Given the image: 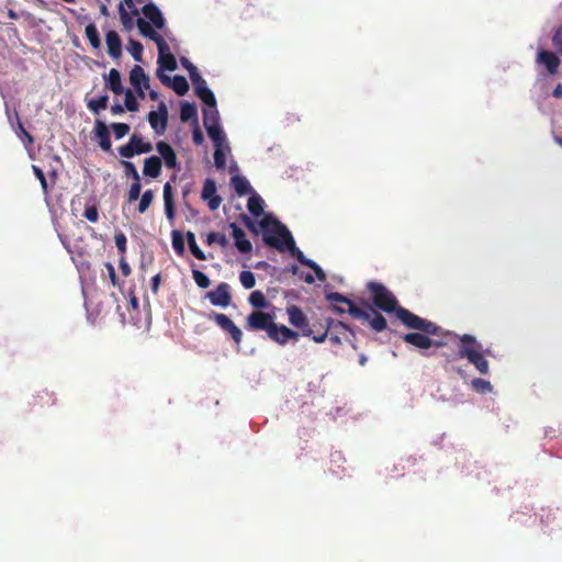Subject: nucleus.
I'll use <instances>...</instances> for the list:
<instances>
[{
	"instance_id": "1",
	"label": "nucleus",
	"mask_w": 562,
	"mask_h": 562,
	"mask_svg": "<svg viewBox=\"0 0 562 562\" xmlns=\"http://www.w3.org/2000/svg\"><path fill=\"white\" fill-rule=\"evenodd\" d=\"M367 289L371 294L373 305L385 312L395 313L396 317L409 329L422 330L428 334L439 335L441 328L435 323L422 318L409 310L400 306L395 295L380 282L370 281Z\"/></svg>"
},
{
	"instance_id": "2",
	"label": "nucleus",
	"mask_w": 562,
	"mask_h": 562,
	"mask_svg": "<svg viewBox=\"0 0 562 562\" xmlns=\"http://www.w3.org/2000/svg\"><path fill=\"white\" fill-rule=\"evenodd\" d=\"M326 299L330 303L346 304L348 306V313L352 316V318L368 322L372 330L376 333H381L387 327L385 317L364 301L361 302L364 307H360L356 305L351 300L338 292L327 293Z\"/></svg>"
},
{
	"instance_id": "3",
	"label": "nucleus",
	"mask_w": 562,
	"mask_h": 562,
	"mask_svg": "<svg viewBox=\"0 0 562 562\" xmlns=\"http://www.w3.org/2000/svg\"><path fill=\"white\" fill-rule=\"evenodd\" d=\"M262 231V240L265 245L282 252L285 250L286 243L293 237L288 227L271 214H265L258 223Z\"/></svg>"
},
{
	"instance_id": "4",
	"label": "nucleus",
	"mask_w": 562,
	"mask_h": 562,
	"mask_svg": "<svg viewBox=\"0 0 562 562\" xmlns=\"http://www.w3.org/2000/svg\"><path fill=\"white\" fill-rule=\"evenodd\" d=\"M325 329L321 336H313V340L317 344L324 342L327 338L333 346H340L344 340L351 342L356 349V345L351 341L355 337L353 330L344 322L336 321L333 318L325 319Z\"/></svg>"
},
{
	"instance_id": "5",
	"label": "nucleus",
	"mask_w": 562,
	"mask_h": 562,
	"mask_svg": "<svg viewBox=\"0 0 562 562\" xmlns=\"http://www.w3.org/2000/svg\"><path fill=\"white\" fill-rule=\"evenodd\" d=\"M453 345L457 347V353L452 356V360L469 359L474 353L483 350L482 344L469 334L453 335Z\"/></svg>"
},
{
	"instance_id": "6",
	"label": "nucleus",
	"mask_w": 562,
	"mask_h": 562,
	"mask_svg": "<svg viewBox=\"0 0 562 562\" xmlns=\"http://www.w3.org/2000/svg\"><path fill=\"white\" fill-rule=\"evenodd\" d=\"M159 56H158V65L159 68L157 70V76L159 80L164 85H169L171 82V78L164 74V70L173 71L177 69V60L173 54L170 53L169 46L164 40V43L157 44Z\"/></svg>"
},
{
	"instance_id": "7",
	"label": "nucleus",
	"mask_w": 562,
	"mask_h": 562,
	"mask_svg": "<svg viewBox=\"0 0 562 562\" xmlns=\"http://www.w3.org/2000/svg\"><path fill=\"white\" fill-rule=\"evenodd\" d=\"M274 325V316L272 314L254 311L247 316L245 327L252 331L265 330L268 335Z\"/></svg>"
},
{
	"instance_id": "8",
	"label": "nucleus",
	"mask_w": 562,
	"mask_h": 562,
	"mask_svg": "<svg viewBox=\"0 0 562 562\" xmlns=\"http://www.w3.org/2000/svg\"><path fill=\"white\" fill-rule=\"evenodd\" d=\"M428 333L419 330V333H408L403 335V340L419 349H428L430 347L442 348L448 345L443 340H432Z\"/></svg>"
},
{
	"instance_id": "9",
	"label": "nucleus",
	"mask_w": 562,
	"mask_h": 562,
	"mask_svg": "<svg viewBox=\"0 0 562 562\" xmlns=\"http://www.w3.org/2000/svg\"><path fill=\"white\" fill-rule=\"evenodd\" d=\"M209 318L214 321L218 327L228 333L236 345L243 340V331L234 324V322L225 314L212 312Z\"/></svg>"
},
{
	"instance_id": "10",
	"label": "nucleus",
	"mask_w": 562,
	"mask_h": 562,
	"mask_svg": "<svg viewBox=\"0 0 562 562\" xmlns=\"http://www.w3.org/2000/svg\"><path fill=\"white\" fill-rule=\"evenodd\" d=\"M536 64L543 66L548 76H555L559 72L561 60L555 53L540 48L536 56Z\"/></svg>"
},
{
	"instance_id": "11",
	"label": "nucleus",
	"mask_w": 562,
	"mask_h": 562,
	"mask_svg": "<svg viewBox=\"0 0 562 562\" xmlns=\"http://www.w3.org/2000/svg\"><path fill=\"white\" fill-rule=\"evenodd\" d=\"M205 296L214 306L227 307L232 303L231 286L226 282H221L215 290L209 291Z\"/></svg>"
},
{
	"instance_id": "12",
	"label": "nucleus",
	"mask_w": 562,
	"mask_h": 562,
	"mask_svg": "<svg viewBox=\"0 0 562 562\" xmlns=\"http://www.w3.org/2000/svg\"><path fill=\"white\" fill-rule=\"evenodd\" d=\"M148 122L157 135H162L168 125V109L164 102H160L157 111H150Z\"/></svg>"
},
{
	"instance_id": "13",
	"label": "nucleus",
	"mask_w": 562,
	"mask_h": 562,
	"mask_svg": "<svg viewBox=\"0 0 562 562\" xmlns=\"http://www.w3.org/2000/svg\"><path fill=\"white\" fill-rule=\"evenodd\" d=\"M286 314L289 316L290 324L296 328L302 329L304 336H311L314 333V330L308 327L307 317L301 307L296 305H290L286 307Z\"/></svg>"
},
{
	"instance_id": "14",
	"label": "nucleus",
	"mask_w": 562,
	"mask_h": 562,
	"mask_svg": "<svg viewBox=\"0 0 562 562\" xmlns=\"http://www.w3.org/2000/svg\"><path fill=\"white\" fill-rule=\"evenodd\" d=\"M268 337L278 342L279 345H285L288 341L290 340H293V341H297L299 340V333L290 329L289 327H286L285 325H278L276 324L271 330H269V334H268Z\"/></svg>"
},
{
	"instance_id": "15",
	"label": "nucleus",
	"mask_w": 562,
	"mask_h": 562,
	"mask_svg": "<svg viewBox=\"0 0 562 562\" xmlns=\"http://www.w3.org/2000/svg\"><path fill=\"white\" fill-rule=\"evenodd\" d=\"M216 183L213 179H206L203 184L201 198L207 201L209 209L215 211L222 203V198L216 193Z\"/></svg>"
},
{
	"instance_id": "16",
	"label": "nucleus",
	"mask_w": 562,
	"mask_h": 562,
	"mask_svg": "<svg viewBox=\"0 0 562 562\" xmlns=\"http://www.w3.org/2000/svg\"><path fill=\"white\" fill-rule=\"evenodd\" d=\"M131 85L135 88L140 98L145 97L144 89L149 88V77L145 74L144 69L135 65L130 72Z\"/></svg>"
},
{
	"instance_id": "17",
	"label": "nucleus",
	"mask_w": 562,
	"mask_h": 562,
	"mask_svg": "<svg viewBox=\"0 0 562 562\" xmlns=\"http://www.w3.org/2000/svg\"><path fill=\"white\" fill-rule=\"evenodd\" d=\"M93 134L98 140L100 148L103 151L110 153L112 150V142L110 137L109 127L103 121L95 120Z\"/></svg>"
},
{
	"instance_id": "18",
	"label": "nucleus",
	"mask_w": 562,
	"mask_h": 562,
	"mask_svg": "<svg viewBox=\"0 0 562 562\" xmlns=\"http://www.w3.org/2000/svg\"><path fill=\"white\" fill-rule=\"evenodd\" d=\"M156 149L168 169H179V162L175 149L168 143L159 140Z\"/></svg>"
},
{
	"instance_id": "19",
	"label": "nucleus",
	"mask_w": 562,
	"mask_h": 562,
	"mask_svg": "<svg viewBox=\"0 0 562 562\" xmlns=\"http://www.w3.org/2000/svg\"><path fill=\"white\" fill-rule=\"evenodd\" d=\"M229 228L232 229V235L235 239V246L238 251L241 254L250 252L252 250V245L246 238L245 232L236 223H231Z\"/></svg>"
},
{
	"instance_id": "20",
	"label": "nucleus",
	"mask_w": 562,
	"mask_h": 562,
	"mask_svg": "<svg viewBox=\"0 0 562 562\" xmlns=\"http://www.w3.org/2000/svg\"><path fill=\"white\" fill-rule=\"evenodd\" d=\"M105 44L111 58L119 59L122 56V40L116 31L112 30L105 34Z\"/></svg>"
},
{
	"instance_id": "21",
	"label": "nucleus",
	"mask_w": 562,
	"mask_h": 562,
	"mask_svg": "<svg viewBox=\"0 0 562 562\" xmlns=\"http://www.w3.org/2000/svg\"><path fill=\"white\" fill-rule=\"evenodd\" d=\"M162 162L158 156H150L144 160L143 175L150 178H158L161 173Z\"/></svg>"
},
{
	"instance_id": "22",
	"label": "nucleus",
	"mask_w": 562,
	"mask_h": 562,
	"mask_svg": "<svg viewBox=\"0 0 562 562\" xmlns=\"http://www.w3.org/2000/svg\"><path fill=\"white\" fill-rule=\"evenodd\" d=\"M143 14L157 27L162 29L165 19L160 10L154 3H147L142 9Z\"/></svg>"
},
{
	"instance_id": "23",
	"label": "nucleus",
	"mask_w": 562,
	"mask_h": 562,
	"mask_svg": "<svg viewBox=\"0 0 562 562\" xmlns=\"http://www.w3.org/2000/svg\"><path fill=\"white\" fill-rule=\"evenodd\" d=\"M164 204L167 218L172 223L176 217L172 187L169 182L164 186Z\"/></svg>"
},
{
	"instance_id": "24",
	"label": "nucleus",
	"mask_w": 562,
	"mask_h": 562,
	"mask_svg": "<svg viewBox=\"0 0 562 562\" xmlns=\"http://www.w3.org/2000/svg\"><path fill=\"white\" fill-rule=\"evenodd\" d=\"M106 87L115 94L123 93V86L121 80V74L117 69L112 68L108 76L104 78Z\"/></svg>"
},
{
	"instance_id": "25",
	"label": "nucleus",
	"mask_w": 562,
	"mask_h": 562,
	"mask_svg": "<svg viewBox=\"0 0 562 562\" xmlns=\"http://www.w3.org/2000/svg\"><path fill=\"white\" fill-rule=\"evenodd\" d=\"M232 187L234 188L235 192L243 196L245 194H248L252 192V188L249 183V181L243 177V176H233L231 179Z\"/></svg>"
},
{
	"instance_id": "26",
	"label": "nucleus",
	"mask_w": 562,
	"mask_h": 562,
	"mask_svg": "<svg viewBox=\"0 0 562 562\" xmlns=\"http://www.w3.org/2000/svg\"><path fill=\"white\" fill-rule=\"evenodd\" d=\"M180 119L183 122L192 121L194 125L198 124V110L194 103L182 102L180 109Z\"/></svg>"
},
{
	"instance_id": "27",
	"label": "nucleus",
	"mask_w": 562,
	"mask_h": 562,
	"mask_svg": "<svg viewBox=\"0 0 562 562\" xmlns=\"http://www.w3.org/2000/svg\"><path fill=\"white\" fill-rule=\"evenodd\" d=\"M137 26L139 29V32L144 35V36H147L149 37L150 40H153L156 44L158 43H164V37L158 34L153 27L151 25L146 22L144 19H138L137 20Z\"/></svg>"
},
{
	"instance_id": "28",
	"label": "nucleus",
	"mask_w": 562,
	"mask_h": 562,
	"mask_svg": "<svg viewBox=\"0 0 562 562\" xmlns=\"http://www.w3.org/2000/svg\"><path fill=\"white\" fill-rule=\"evenodd\" d=\"M205 130H206L209 137L213 140L214 147H224V144L226 142V136H225L223 130L221 128L220 124L213 125V126H211V125L206 126Z\"/></svg>"
},
{
	"instance_id": "29",
	"label": "nucleus",
	"mask_w": 562,
	"mask_h": 562,
	"mask_svg": "<svg viewBox=\"0 0 562 562\" xmlns=\"http://www.w3.org/2000/svg\"><path fill=\"white\" fill-rule=\"evenodd\" d=\"M136 155L150 153L153 145L148 142H144L138 135L133 134L128 140Z\"/></svg>"
},
{
	"instance_id": "30",
	"label": "nucleus",
	"mask_w": 562,
	"mask_h": 562,
	"mask_svg": "<svg viewBox=\"0 0 562 562\" xmlns=\"http://www.w3.org/2000/svg\"><path fill=\"white\" fill-rule=\"evenodd\" d=\"M468 361L475 367L481 374H487L490 371L488 361L483 355V350L474 353Z\"/></svg>"
},
{
	"instance_id": "31",
	"label": "nucleus",
	"mask_w": 562,
	"mask_h": 562,
	"mask_svg": "<svg viewBox=\"0 0 562 562\" xmlns=\"http://www.w3.org/2000/svg\"><path fill=\"white\" fill-rule=\"evenodd\" d=\"M202 112L204 127L220 124V113L216 105L204 108Z\"/></svg>"
},
{
	"instance_id": "32",
	"label": "nucleus",
	"mask_w": 562,
	"mask_h": 562,
	"mask_svg": "<svg viewBox=\"0 0 562 562\" xmlns=\"http://www.w3.org/2000/svg\"><path fill=\"white\" fill-rule=\"evenodd\" d=\"M263 200L256 193H252V195L248 199V211L256 217L263 214Z\"/></svg>"
},
{
	"instance_id": "33",
	"label": "nucleus",
	"mask_w": 562,
	"mask_h": 562,
	"mask_svg": "<svg viewBox=\"0 0 562 562\" xmlns=\"http://www.w3.org/2000/svg\"><path fill=\"white\" fill-rule=\"evenodd\" d=\"M109 95L103 94L97 99H91L87 102L88 109L95 115L108 108Z\"/></svg>"
},
{
	"instance_id": "34",
	"label": "nucleus",
	"mask_w": 562,
	"mask_h": 562,
	"mask_svg": "<svg viewBox=\"0 0 562 562\" xmlns=\"http://www.w3.org/2000/svg\"><path fill=\"white\" fill-rule=\"evenodd\" d=\"M178 95H184L189 91V83L187 79L181 75H176L168 85Z\"/></svg>"
},
{
	"instance_id": "35",
	"label": "nucleus",
	"mask_w": 562,
	"mask_h": 562,
	"mask_svg": "<svg viewBox=\"0 0 562 562\" xmlns=\"http://www.w3.org/2000/svg\"><path fill=\"white\" fill-rule=\"evenodd\" d=\"M85 33H86V36H87L90 45L94 49H99L101 47V38H100V35H99V32H98V29H97L95 24L94 23H89L86 26Z\"/></svg>"
},
{
	"instance_id": "36",
	"label": "nucleus",
	"mask_w": 562,
	"mask_h": 562,
	"mask_svg": "<svg viewBox=\"0 0 562 562\" xmlns=\"http://www.w3.org/2000/svg\"><path fill=\"white\" fill-rule=\"evenodd\" d=\"M285 250H289L291 255L295 257L301 265L305 267L311 266L310 262L312 260L306 258L304 254L296 247L293 237L286 243Z\"/></svg>"
},
{
	"instance_id": "37",
	"label": "nucleus",
	"mask_w": 562,
	"mask_h": 562,
	"mask_svg": "<svg viewBox=\"0 0 562 562\" xmlns=\"http://www.w3.org/2000/svg\"><path fill=\"white\" fill-rule=\"evenodd\" d=\"M248 301L252 307L258 310L267 308L269 306V302L266 300L265 294L259 290L251 292Z\"/></svg>"
},
{
	"instance_id": "38",
	"label": "nucleus",
	"mask_w": 562,
	"mask_h": 562,
	"mask_svg": "<svg viewBox=\"0 0 562 562\" xmlns=\"http://www.w3.org/2000/svg\"><path fill=\"white\" fill-rule=\"evenodd\" d=\"M187 241L191 254L199 260H206L205 254L200 249L195 241V236L192 232H187Z\"/></svg>"
},
{
	"instance_id": "39",
	"label": "nucleus",
	"mask_w": 562,
	"mask_h": 562,
	"mask_svg": "<svg viewBox=\"0 0 562 562\" xmlns=\"http://www.w3.org/2000/svg\"><path fill=\"white\" fill-rule=\"evenodd\" d=\"M195 94L203 101L205 108L216 105V99L214 93L206 87H201Z\"/></svg>"
},
{
	"instance_id": "40",
	"label": "nucleus",
	"mask_w": 562,
	"mask_h": 562,
	"mask_svg": "<svg viewBox=\"0 0 562 562\" xmlns=\"http://www.w3.org/2000/svg\"><path fill=\"white\" fill-rule=\"evenodd\" d=\"M171 243L177 255L182 256L186 251L184 249V239L183 235L180 231L171 232Z\"/></svg>"
},
{
	"instance_id": "41",
	"label": "nucleus",
	"mask_w": 562,
	"mask_h": 562,
	"mask_svg": "<svg viewBox=\"0 0 562 562\" xmlns=\"http://www.w3.org/2000/svg\"><path fill=\"white\" fill-rule=\"evenodd\" d=\"M472 389L477 393L485 394L487 392H492V384L490 381H486L481 378H475L471 382Z\"/></svg>"
},
{
	"instance_id": "42",
	"label": "nucleus",
	"mask_w": 562,
	"mask_h": 562,
	"mask_svg": "<svg viewBox=\"0 0 562 562\" xmlns=\"http://www.w3.org/2000/svg\"><path fill=\"white\" fill-rule=\"evenodd\" d=\"M205 241L209 246H211L215 243L222 247H226L228 245V239L226 238V236L224 234L216 233V232L209 233Z\"/></svg>"
},
{
	"instance_id": "43",
	"label": "nucleus",
	"mask_w": 562,
	"mask_h": 562,
	"mask_svg": "<svg viewBox=\"0 0 562 562\" xmlns=\"http://www.w3.org/2000/svg\"><path fill=\"white\" fill-rule=\"evenodd\" d=\"M153 200H154L153 190H146L140 196V200L138 203V212L145 213L148 210V207L150 206V204L153 203Z\"/></svg>"
},
{
	"instance_id": "44",
	"label": "nucleus",
	"mask_w": 562,
	"mask_h": 562,
	"mask_svg": "<svg viewBox=\"0 0 562 562\" xmlns=\"http://www.w3.org/2000/svg\"><path fill=\"white\" fill-rule=\"evenodd\" d=\"M189 77L192 81V85L194 86L195 92L199 90V88L206 87V81L201 77L196 67L189 69Z\"/></svg>"
},
{
	"instance_id": "45",
	"label": "nucleus",
	"mask_w": 562,
	"mask_h": 562,
	"mask_svg": "<svg viewBox=\"0 0 562 562\" xmlns=\"http://www.w3.org/2000/svg\"><path fill=\"white\" fill-rule=\"evenodd\" d=\"M128 52L136 61H142L143 45L142 43L130 40Z\"/></svg>"
},
{
	"instance_id": "46",
	"label": "nucleus",
	"mask_w": 562,
	"mask_h": 562,
	"mask_svg": "<svg viewBox=\"0 0 562 562\" xmlns=\"http://www.w3.org/2000/svg\"><path fill=\"white\" fill-rule=\"evenodd\" d=\"M239 281L247 290L252 289L256 284L255 274L250 271H241L239 274Z\"/></svg>"
},
{
	"instance_id": "47",
	"label": "nucleus",
	"mask_w": 562,
	"mask_h": 562,
	"mask_svg": "<svg viewBox=\"0 0 562 562\" xmlns=\"http://www.w3.org/2000/svg\"><path fill=\"white\" fill-rule=\"evenodd\" d=\"M127 111L135 112L138 110V102L131 90L125 92L124 105Z\"/></svg>"
},
{
	"instance_id": "48",
	"label": "nucleus",
	"mask_w": 562,
	"mask_h": 562,
	"mask_svg": "<svg viewBox=\"0 0 562 562\" xmlns=\"http://www.w3.org/2000/svg\"><path fill=\"white\" fill-rule=\"evenodd\" d=\"M110 126L116 139L123 138L131 130L130 125L126 123H112Z\"/></svg>"
},
{
	"instance_id": "49",
	"label": "nucleus",
	"mask_w": 562,
	"mask_h": 562,
	"mask_svg": "<svg viewBox=\"0 0 562 562\" xmlns=\"http://www.w3.org/2000/svg\"><path fill=\"white\" fill-rule=\"evenodd\" d=\"M214 164L220 170H224L226 167V157L223 147H215L214 150Z\"/></svg>"
},
{
	"instance_id": "50",
	"label": "nucleus",
	"mask_w": 562,
	"mask_h": 562,
	"mask_svg": "<svg viewBox=\"0 0 562 562\" xmlns=\"http://www.w3.org/2000/svg\"><path fill=\"white\" fill-rule=\"evenodd\" d=\"M192 277H193L195 283L198 284V286H200L201 289H206L210 286L211 282H210L209 277L205 273H203L199 270H193Z\"/></svg>"
},
{
	"instance_id": "51",
	"label": "nucleus",
	"mask_w": 562,
	"mask_h": 562,
	"mask_svg": "<svg viewBox=\"0 0 562 562\" xmlns=\"http://www.w3.org/2000/svg\"><path fill=\"white\" fill-rule=\"evenodd\" d=\"M122 165L124 167L126 177H131L134 181H140L139 173L133 162L123 160Z\"/></svg>"
},
{
	"instance_id": "52",
	"label": "nucleus",
	"mask_w": 562,
	"mask_h": 562,
	"mask_svg": "<svg viewBox=\"0 0 562 562\" xmlns=\"http://www.w3.org/2000/svg\"><path fill=\"white\" fill-rule=\"evenodd\" d=\"M140 191H142L140 181H134L131 184L130 190L127 192V201L130 203L136 201L139 198V195H140Z\"/></svg>"
},
{
	"instance_id": "53",
	"label": "nucleus",
	"mask_w": 562,
	"mask_h": 562,
	"mask_svg": "<svg viewBox=\"0 0 562 562\" xmlns=\"http://www.w3.org/2000/svg\"><path fill=\"white\" fill-rule=\"evenodd\" d=\"M119 13L121 18V22L125 29L130 30L133 27L132 15L125 10L123 3L119 4Z\"/></svg>"
},
{
	"instance_id": "54",
	"label": "nucleus",
	"mask_w": 562,
	"mask_h": 562,
	"mask_svg": "<svg viewBox=\"0 0 562 562\" xmlns=\"http://www.w3.org/2000/svg\"><path fill=\"white\" fill-rule=\"evenodd\" d=\"M115 245L122 256H125L127 239L124 233L119 232L114 235Z\"/></svg>"
},
{
	"instance_id": "55",
	"label": "nucleus",
	"mask_w": 562,
	"mask_h": 562,
	"mask_svg": "<svg viewBox=\"0 0 562 562\" xmlns=\"http://www.w3.org/2000/svg\"><path fill=\"white\" fill-rule=\"evenodd\" d=\"M83 216L91 223H97L99 221V211L97 205L92 204L86 207L83 212Z\"/></svg>"
},
{
	"instance_id": "56",
	"label": "nucleus",
	"mask_w": 562,
	"mask_h": 562,
	"mask_svg": "<svg viewBox=\"0 0 562 562\" xmlns=\"http://www.w3.org/2000/svg\"><path fill=\"white\" fill-rule=\"evenodd\" d=\"M32 169H33V172L35 175V177L38 179V181L41 182V187L43 189V192L45 194L48 193V186H47V181H46V178H45V175L43 172V170L37 167V166H32Z\"/></svg>"
},
{
	"instance_id": "57",
	"label": "nucleus",
	"mask_w": 562,
	"mask_h": 562,
	"mask_svg": "<svg viewBox=\"0 0 562 562\" xmlns=\"http://www.w3.org/2000/svg\"><path fill=\"white\" fill-rule=\"evenodd\" d=\"M552 44L555 47V49L562 55V23L553 33Z\"/></svg>"
},
{
	"instance_id": "58",
	"label": "nucleus",
	"mask_w": 562,
	"mask_h": 562,
	"mask_svg": "<svg viewBox=\"0 0 562 562\" xmlns=\"http://www.w3.org/2000/svg\"><path fill=\"white\" fill-rule=\"evenodd\" d=\"M311 266H307L310 269H312L314 272H315V276L316 278L319 280V281H325L326 280V274L325 272L323 271V269L315 262V261H311L310 262Z\"/></svg>"
},
{
	"instance_id": "59",
	"label": "nucleus",
	"mask_w": 562,
	"mask_h": 562,
	"mask_svg": "<svg viewBox=\"0 0 562 562\" xmlns=\"http://www.w3.org/2000/svg\"><path fill=\"white\" fill-rule=\"evenodd\" d=\"M119 154L123 157V158H132L133 156H135V151L134 149L132 148V146L127 143L126 145H123L121 147H119Z\"/></svg>"
},
{
	"instance_id": "60",
	"label": "nucleus",
	"mask_w": 562,
	"mask_h": 562,
	"mask_svg": "<svg viewBox=\"0 0 562 562\" xmlns=\"http://www.w3.org/2000/svg\"><path fill=\"white\" fill-rule=\"evenodd\" d=\"M192 140L195 145H202L204 142V136L202 131L200 130L199 125H194L193 132H192Z\"/></svg>"
},
{
	"instance_id": "61",
	"label": "nucleus",
	"mask_w": 562,
	"mask_h": 562,
	"mask_svg": "<svg viewBox=\"0 0 562 562\" xmlns=\"http://www.w3.org/2000/svg\"><path fill=\"white\" fill-rule=\"evenodd\" d=\"M105 268L108 270L112 285L116 286L119 284V279L116 277L115 269H114L113 265L111 262H106Z\"/></svg>"
},
{
	"instance_id": "62",
	"label": "nucleus",
	"mask_w": 562,
	"mask_h": 562,
	"mask_svg": "<svg viewBox=\"0 0 562 562\" xmlns=\"http://www.w3.org/2000/svg\"><path fill=\"white\" fill-rule=\"evenodd\" d=\"M119 266H120V270L123 276L128 277L131 274L132 269H131L130 265L127 263L125 256H121Z\"/></svg>"
},
{
	"instance_id": "63",
	"label": "nucleus",
	"mask_w": 562,
	"mask_h": 562,
	"mask_svg": "<svg viewBox=\"0 0 562 562\" xmlns=\"http://www.w3.org/2000/svg\"><path fill=\"white\" fill-rule=\"evenodd\" d=\"M18 125L21 134L24 136L25 140L29 145H32L34 143V137L24 128L23 124L18 120Z\"/></svg>"
},
{
	"instance_id": "64",
	"label": "nucleus",
	"mask_w": 562,
	"mask_h": 562,
	"mask_svg": "<svg viewBox=\"0 0 562 562\" xmlns=\"http://www.w3.org/2000/svg\"><path fill=\"white\" fill-rule=\"evenodd\" d=\"M240 217H241L243 223L246 225V227H247L249 231H251V232H254V233H256V234L258 233V232H257V229H256V225H255V223L251 221V218H250L248 215H246V214H241V216H240Z\"/></svg>"
}]
</instances>
